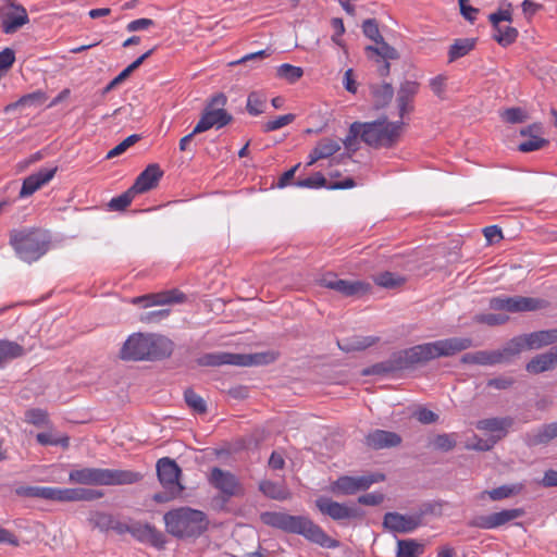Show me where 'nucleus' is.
<instances>
[{
    "label": "nucleus",
    "instance_id": "13d9d810",
    "mask_svg": "<svg viewBox=\"0 0 557 557\" xmlns=\"http://www.w3.org/2000/svg\"><path fill=\"white\" fill-rule=\"evenodd\" d=\"M136 195L137 194L135 191H133V188L131 187L122 195L112 198L109 202V207L112 210H116V211L124 210L131 205V202L133 201V199Z\"/></svg>",
    "mask_w": 557,
    "mask_h": 557
},
{
    "label": "nucleus",
    "instance_id": "f8f14e48",
    "mask_svg": "<svg viewBox=\"0 0 557 557\" xmlns=\"http://www.w3.org/2000/svg\"><path fill=\"white\" fill-rule=\"evenodd\" d=\"M315 507L322 515L335 521L359 519L363 516L360 509L341 504L326 496L318 497L315 499Z\"/></svg>",
    "mask_w": 557,
    "mask_h": 557
},
{
    "label": "nucleus",
    "instance_id": "473e14b6",
    "mask_svg": "<svg viewBox=\"0 0 557 557\" xmlns=\"http://www.w3.org/2000/svg\"><path fill=\"white\" fill-rule=\"evenodd\" d=\"M557 437V422L544 424L537 430L527 434V443L530 446L546 444Z\"/></svg>",
    "mask_w": 557,
    "mask_h": 557
},
{
    "label": "nucleus",
    "instance_id": "58836bf2",
    "mask_svg": "<svg viewBox=\"0 0 557 557\" xmlns=\"http://www.w3.org/2000/svg\"><path fill=\"white\" fill-rule=\"evenodd\" d=\"M16 495L28 498H41L46 500H53L52 486H32L23 485L15 490Z\"/></svg>",
    "mask_w": 557,
    "mask_h": 557
},
{
    "label": "nucleus",
    "instance_id": "79ce46f5",
    "mask_svg": "<svg viewBox=\"0 0 557 557\" xmlns=\"http://www.w3.org/2000/svg\"><path fill=\"white\" fill-rule=\"evenodd\" d=\"M371 94L374 99L376 107L386 106L394 96V89L391 84L383 83L379 85H373L371 87Z\"/></svg>",
    "mask_w": 557,
    "mask_h": 557
},
{
    "label": "nucleus",
    "instance_id": "774afa93",
    "mask_svg": "<svg viewBox=\"0 0 557 557\" xmlns=\"http://www.w3.org/2000/svg\"><path fill=\"white\" fill-rule=\"evenodd\" d=\"M488 20L492 23L493 28H497L498 26H503L500 24L502 22L510 23L512 21V15L509 10H499L490 14Z\"/></svg>",
    "mask_w": 557,
    "mask_h": 557
},
{
    "label": "nucleus",
    "instance_id": "bf43d9fd",
    "mask_svg": "<svg viewBox=\"0 0 557 557\" xmlns=\"http://www.w3.org/2000/svg\"><path fill=\"white\" fill-rule=\"evenodd\" d=\"M140 139V136L137 134H133L128 137H126L124 140H122L119 145H116L113 149H111L108 154L107 159H112L117 156H121L124 153L129 147L135 145Z\"/></svg>",
    "mask_w": 557,
    "mask_h": 557
},
{
    "label": "nucleus",
    "instance_id": "393cba45",
    "mask_svg": "<svg viewBox=\"0 0 557 557\" xmlns=\"http://www.w3.org/2000/svg\"><path fill=\"white\" fill-rule=\"evenodd\" d=\"M472 346V339L469 337H450L435 341L437 358L454 356Z\"/></svg>",
    "mask_w": 557,
    "mask_h": 557
},
{
    "label": "nucleus",
    "instance_id": "4c0bfd02",
    "mask_svg": "<svg viewBox=\"0 0 557 557\" xmlns=\"http://www.w3.org/2000/svg\"><path fill=\"white\" fill-rule=\"evenodd\" d=\"M461 362L469 364L494 366L499 364V359H497V355L494 354V350H480L465 354L461 357Z\"/></svg>",
    "mask_w": 557,
    "mask_h": 557
},
{
    "label": "nucleus",
    "instance_id": "6e6d98bb",
    "mask_svg": "<svg viewBox=\"0 0 557 557\" xmlns=\"http://www.w3.org/2000/svg\"><path fill=\"white\" fill-rule=\"evenodd\" d=\"M295 117L296 116L294 114H292V113L280 115V116H277L274 120H270V121L265 122L262 125V131L264 133H270V132L277 131V129H280V128H282L284 126H287L288 124L293 123L295 121Z\"/></svg>",
    "mask_w": 557,
    "mask_h": 557
},
{
    "label": "nucleus",
    "instance_id": "0eeeda50",
    "mask_svg": "<svg viewBox=\"0 0 557 557\" xmlns=\"http://www.w3.org/2000/svg\"><path fill=\"white\" fill-rule=\"evenodd\" d=\"M227 98L224 94L213 96L206 106L195 133H203L212 127L221 128L232 122V115L225 110Z\"/></svg>",
    "mask_w": 557,
    "mask_h": 557
},
{
    "label": "nucleus",
    "instance_id": "20e7f679",
    "mask_svg": "<svg viewBox=\"0 0 557 557\" xmlns=\"http://www.w3.org/2000/svg\"><path fill=\"white\" fill-rule=\"evenodd\" d=\"M163 521L166 532L177 539H197L209 525L207 515L190 507H180L165 512Z\"/></svg>",
    "mask_w": 557,
    "mask_h": 557
},
{
    "label": "nucleus",
    "instance_id": "338daca9",
    "mask_svg": "<svg viewBox=\"0 0 557 557\" xmlns=\"http://www.w3.org/2000/svg\"><path fill=\"white\" fill-rule=\"evenodd\" d=\"M413 416L417 418V420L423 424H430L437 421L438 416L433 412L432 410H429L424 407L418 408Z\"/></svg>",
    "mask_w": 557,
    "mask_h": 557
},
{
    "label": "nucleus",
    "instance_id": "2f4dec72",
    "mask_svg": "<svg viewBox=\"0 0 557 557\" xmlns=\"http://www.w3.org/2000/svg\"><path fill=\"white\" fill-rule=\"evenodd\" d=\"M524 349H527L525 341L523 335H520L510 339L502 349L494 350V354L497 355L499 363H507Z\"/></svg>",
    "mask_w": 557,
    "mask_h": 557
},
{
    "label": "nucleus",
    "instance_id": "09e8293b",
    "mask_svg": "<svg viewBox=\"0 0 557 557\" xmlns=\"http://www.w3.org/2000/svg\"><path fill=\"white\" fill-rule=\"evenodd\" d=\"M318 151L319 156L322 159H326L333 154H335L341 149V145L337 140L332 138H322L320 141H318L317 146L314 147Z\"/></svg>",
    "mask_w": 557,
    "mask_h": 557
},
{
    "label": "nucleus",
    "instance_id": "c03bdc74",
    "mask_svg": "<svg viewBox=\"0 0 557 557\" xmlns=\"http://www.w3.org/2000/svg\"><path fill=\"white\" fill-rule=\"evenodd\" d=\"M493 30V38L503 47L513 44L518 37V30L510 25L498 26Z\"/></svg>",
    "mask_w": 557,
    "mask_h": 557
},
{
    "label": "nucleus",
    "instance_id": "cd10ccee",
    "mask_svg": "<svg viewBox=\"0 0 557 557\" xmlns=\"http://www.w3.org/2000/svg\"><path fill=\"white\" fill-rule=\"evenodd\" d=\"M419 89L420 84L414 81H406L400 85L397 94V104L400 117L412 110L411 102Z\"/></svg>",
    "mask_w": 557,
    "mask_h": 557
},
{
    "label": "nucleus",
    "instance_id": "c85d7f7f",
    "mask_svg": "<svg viewBox=\"0 0 557 557\" xmlns=\"http://www.w3.org/2000/svg\"><path fill=\"white\" fill-rule=\"evenodd\" d=\"M541 132L542 125L539 123L521 129V135L530 136V138L519 145V150L522 152H530L542 148L547 141L539 136Z\"/></svg>",
    "mask_w": 557,
    "mask_h": 557
},
{
    "label": "nucleus",
    "instance_id": "a878e982",
    "mask_svg": "<svg viewBox=\"0 0 557 557\" xmlns=\"http://www.w3.org/2000/svg\"><path fill=\"white\" fill-rule=\"evenodd\" d=\"M401 443V437L391 431L374 430L366 436L367 446L373 449L396 447Z\"/></svg>",
    "mask_w": 557,
    "mask_h": 557
},
{
    "label": "nucleus",
    "instance_id": "0e129e2a",
    "mask_svg": "<svg viewBox=\"0 0 557 557\" xmlns=\"http://www.w3.org/2000/svg\"><path fill=\"white\" fill-rule=\"evenodd\" d=\"M404 280L391 272H384L375 277V283L382 287L393 288L403 284Z\"/></svg>",
    "mask_w": 557,
    "mask_h": 557
},
{
    "label": "nucleus",
    "instance_id": "412c9836",
    "mask_svg": "<svg viewBox=\"0 0 557 557\" xmlns=\"http://www.w3.org/2000/svg\"><path fill=\"white\" fill-rule=\"evenodd\" d=\"M295 185L301 188H321L326 187L329 189H348L356 186L352 178L347 177L344 181L331 183L327 185L326 178L320 172L314 173L310 177L298 180Z\"/></svg>",
    "mask_w": 557,
    "mask_h": 557
},
{
    "label": "nucleus",
    "instance_id": "aec40b11",
    "mask_svg": "<svg viewBox=\"0 0 557 557\" xmlns=\"http://www.w3.org/2000/svg\"><path fill=\"white\" fill-rule=\"evenodd\" d=\"M163 176V171L157 163L149 164L136 178L132 188L137 195L156 188Z\"/></svg>",
    "mask_w": 557,
    "mask_h": 557
},
{
    "label": "nucleus",
    "instance_id": "e2e57ef3",
    "mask_svg": "<svg viewBox=\"0 0 557 557\" xmlns=\"http://www.w3.org/2000/svg\"><path fill=\"white\" fill-rule=\"evenodd\" d=\"M15 62V52L11 48L0 51V77L4 75Z\"/></svg>",
    "mask_w": 557,
    "mask_h": 557
},
{
    "label": "nucleus",
    "instance_id": "39448f33",
    "mask_svg": "<svg viewBox=\"0 0 557 557\" xmlns=\"http://www.w3.org/2000/svg\"><path fill=\"white\" fill-rule=\"evenodd\" d=\"M10 245L25 262L37 261L48 249L47 236L39 230H14L10 234Z\"/></svg>",
    "mask_w": 557,
    "mask_h": 557
},
{
    "label": "nucleus",
    "instance_id": "a18cd8bd",
    "mask_svg": "<svg viewBox=\"0 0 557 557\" xmlns=\"http://www.w3.org/2000/svg\"><path fill=\"white\" fill-rule=\"evenodd\" d=\"M302 75L304 70L300 66H295L289 63H284L276 67V76L290 84L298 82Z\"/></svg>",
    "mask_w": 557,
    "mask_h": 557
},
{
    "label": "nucleus",
    "instance_id": "c756f323",
    "mask_svg": "<svg viewBox=\"0 0 557 557\" xmlns=\"http://www.w3.org/2000/svg\"><path fill=\"white\" fill-rule=\"evenodd\" d=\"M527 349H539L557 342V330H543L523 335Z\"/></svg>",
    "mask_w": 557,
    "mask_h": 557
},
{
    "label": "nucleus",
    "instance_id": "4be33fe9",
    "mask_svg": "<svg viewBox=\"0 0 557 557\" xmlns=\"http://www.w3.org/2000/svg\"><path fill=\"white\" fill-rule=\"evenodd\" d=\"M383 524L386 529L397 533H409L419 525L417 518L398 512H387L384 516Z\"/></svg>",
    "mask_w": 557,
    "mask_h": 557
},
{
    "label": "nucleus",
    "instance_id": "b1692460",
    "mask_svg": "<svg viewBox=\"0 0 557 557\" xmlns=\"http://www.w3.org/2000/svg\"><path fill=\"white\" fill-rule=\"evenodd\" d=\"M513 421L509 417L505 418H488L476 422L475 426L480 431L492 433L491 440L499 441L503 438Z\"/></svg>",
    "mask_w": 557,
    "mask_h": 557
},
{
    "label": "nucleus",
    "instance_id": "ddd939ff",
    "mask_svg": "<svg viewBox=\"0 0 557 557\" xmlns=\"http://www.w3.org/2000/svg\"><path fill=\"white\" fill-rule=\"evenodd\" d=\"M209 483L226 497L243 496L245 491L238 479L230 471L214 467L208 476Z\"/></svg>",
    "mask_w": 557,
    "mask_h": 557
},
{
    "label": "nucleus",
    "instance_id": "2eb2a0df",
    "mask_svg": "<svg viewBox=\"0 0 557 557\" xmlns=\"http://www.w3.org/2000/svg\"><path fill=\"white\" fill-rule=\"evenodd\" d=\"M321 285L346 297L362 296L371 289V285L364 281L342 280L336 275H326L322 277Z\"/></svg>",
    "mask_w": 557,
    "mask_h": 557
},
{
    "label": "nucleus",
    "instance_id": "4d7b16f0",
    "mask_svg": "<svg viewBox=\"0 0 557 557\" xmlns=\"http://www.w3.org/2000/svg\"><path fill=\"white\" fill-rule=\"evenodd\" d=\"M184 398L186 404L197 413H205L207 411V405L203 398L193 389H186Z\"/></svg>",
    "mask_w": 557,
    "mask_h": 557
},
{
    "label": "nucleus",
    "instance_id": "052dcab7",
    "mask_svg": "<svg viewBox=\"0 0 557 557\" xmlns=\"http://www.w3.org/2000/svg\"><path fill=\"white\" fill-rule=\"evenodd\" d=\"M45 99H46V97H45L44 92L36 91L33 94L23 96L18 101L9 106L7 108V110H9L11 107L16 108V107H26V106H32V104H41V103H44Z\"/></svg>",
    "mask_w": 557,
    "mask_h": 557
},
{
    "label": "nucleus",
    "instance_id": "de8ad7c7",
    "mask_svg": "<svg viewBox=\"0 0 557 557\" xmlns=\"http://www.w3.org/2000/svg\"><path fill=\"white\" fill-rule=\"evenodd\" d=\"M376 46H368L366 50L368 52H373L377 54L379 57L383 58L384 60H395L398 58V53L395 48L389 46L387 42L384 41L383 38L379 40V42H375Z\"/></svg>",
    "mask_w": 557,
    "mask_h": 557
},
{
    "label": "nucleus",
    "instance_id": "e433bc0d",
    "mask_svg": "<svg viewBox=\"0 0 557 557\" xmlns=\"http://www.w3.org/2000/svg\"><path fill=\"white\" fill-rule=\"evenodd\" d=\"M476 45L475 38H458L450 45L448 51V61L454 62L457 59H460L467 55L470 51L474 49Z\"/></svg>",
    "mask_w": 557,
    "mask_h": 557
},
{
    "label": "nucleus",
    "instance_id": "72a5a7b5",
    "mask_svg": "<svg viewBox=\"0 0 557 557\" xmlns=\"http://www.w3.org/2000/svg\"><path fill=\"white\" fill-rule=\"evenodd\" d=\"M557 363V354L548 351L532 358L527 364L529 373L539 374L548 371Z\"/></svg>",
    "mask_w": 557,
    "mask_h": 557
},
{
    "label": "nucleus",
    "instance_id": "37998d69",
    "mask_svg": "<svg viewBox=\"0 0 557 557\" xmlns=\"http://www.w3.org/2000/svg\"><path fill=\"white\" fill-rule=\"evenodd\" d=\"M523 487L524 486L522 483H516V484H510V485H502V486L495 487L491 491H486L485 493L488 495V497L492 500L496 502V500L509 498L513 495L521 493Z\"/></svg>",
    "mask_w": 557,
    "mask_h": 557
},
{
    "label": "nucleus",
    "instance_id": "f3484780",
    "mask_svg": "<svg viewBox=\"0 0 557 557\" xmlns=\"http://www.w3.org/2000/svg\"><path fill=\"white\" fill-rule=\"evenodd\" d=\"M131 535L138 542L148 543L158 549H163L166 543L163 533L149 523H132Z\"/></svg>",
    "mask_w": 557,
    "mask_h": 557
},
{
    "label": "nucleus",
    "instance_id": "49530a36",
    "mask_svg": "<svg viewBox=\"0 0 557 557\" xmlns=\"http://www.w3.org/2000/svg\"><path fill=\"white\" fill-rule=\"evenodd\" d=\"M457 437L456 433L438 434L432 438L431 445L435 450L449 451L455 448Z\"/></svg>",
    "mask_w": 557,
    "mask_h": 557
},
{
    "label": "nucleus",
    "instance_id": "a211bd4d",
    "mask_svg": "<svg viewBox=\"0 0 557 557\" xmlns=\"http://www.w3.org/2000/svg\"><path fill=\"white\" fill-rule=\"evenodd\" d=\"M185 296L183 293L174 289L134 297L131 299V302L133 305L141 306L143 308H148L151 306H164L182 302Z\"/></svg>",
    "mask_w": 557,
    "mask_h": 557
},
{
    "label": "nucleus",
    "instance_id": "c9c22d12",
    "mask_svg": "<svg viewBox=\"0 0 557 557\" xmlns=\"http://www.w3.org/2000/svg\"><path fill=\"white\" fill-rule=\"evenodd\" d=\"M424 550V544L417 540H397L396 557H421Z\"/></svg>",
    "mask_w": 557,
    "mask_h": 557
},
{
    "label": "nucleus",
    "instance_id": "dca6fc26",
    "mask_svg": "<svg viewBox=\"0 0 557 557\" xmlns=\"http://www.w3.org/2000/svg\"><path fill=\"white\" fill-rule=\"evenodd\" d=\"M103 493L97 490L83 488V487H67L59 488L53 487V502L70 503V502H90L99 499Z\"/></svg>",
    "mask_w": 557,
    "mask_h": 557
},
{
    "label": "nucleus",
    "instance_id": "ea45409f",
    "mask_svg": "<svg viewBox=\"0 0 557 557\" xmlns=\"http://www.w3.org/2000/svg\"><path fill=\"white\" fill-rule=\"evenodd\" d=\"M259 490L271 499L285 500L289 498V492L283 485L269 480L261 481Z\"/></svg>",
    "mask_w": 557,
    "mask_h": 557
},
{
    "label": "nucleus",
    "instance_id": "1a4fd4ad",
    "mask_svg": "<svg viewBox=\"0 0 557 557\" xmlns=\"http://www.w3.org/2000/svg\"><path fill=\"white\" fill-rule=\"evenodd\" d=\"M546 301L540 298L524 296H499L490 299V308L510 313L535 311L546 307Z\"/></svg>",
    "mask_w": 557,
    "mask_h": 557
},
{
    "label": "nucleus",
    "instance_id": "6ab92c4d",
    "mask_svg": "<svg viewBox=\"0 0 557 557\" xmlns=\"http://www.w3.org/2000/svg\"><path fill=\"white\" fill-rule=\"evenodd\" d=\"M57 171V166L44 168L24 178L20 190V197L25 198L36 193L54 177Z\"/></svg>",
    "mask_w": 557,
    "mask_h": 557
},
{
    "label": "nucleus",
    "instance_id": "f03ea898",
    "mask_svg": "<svg viewBox=\"0 0 557 557\" xmlns=\"http://www.w3.org/2000/svg\"><path fill=\"white\" fill-rule=\"evenodd\" d=\"M263 524L286 533L298 534L321 547L335 548L338 542L307 516H293L281 511H264L260 515Z\"/></svg>",
    "mask_w": 557,
    "mask_h": 557
},
{
    "label": "nucleus",
    "instance_id": "3c124183",
    "mask_svg": "<svg viewBox=\"0 0 557 557\" xmlns=\"http://www.w3.org/2000/svg\"><path fill=\"white\" fill-rule=\"evenodd\" d=\"M113 519L114 517L112 515L96 511L90 515L88 520L94 528L99 529L102 532H107L110 531Z\"/></svg>",
    "mask_w": 557,
    "mask_h": 557
},
{
    "label": "nucleus",
    "instance_id": "f257e3e1",
    "mask_svg": "<svg viewBox=\"0 0 557 557\" xmlns=\"http://www.w3.org/2000/svg\"><path fill=\"white\" fill-rule=\"evenodd\" d=\"M404 127L403 121L389 122L386 117L372 122H354L343 145L351 152L359 149V140L373 148H392L399 141Z\"/></svg>",
    "mask_w": 557,
    "mask_h": 557
},
{
    "label": "nucleus",
    "instance_id": "6e6552de",
    "mask_svg": "<svg viewBox=\"0 0 557 557\" xmlns=\"http://www.w3.org/2000/svg\"><path fill=\"white\" fill-rule=\"evenodd\" d=\"M264 354L245 355L218 351L206 354L199 359V364L207 367H219L224 364L250 367L265 362Z\"/></svg>",
    "mask_w": 557,
    "mask_h": 557
},
{
    "label": "nucleus",
    "instance_id": "9b49d317",
    "mask_svg": "<svg viewBox=\"0 0 557 557\" xmlns=\"http://www.w3.org/2000/svg\"><path fill=\"white\" fill-rule=\"evenodd\" d=\"M524 515L522 508L503 509L490 515H480L472 518L468 525L482 530H493L508 524Z\"/></svg>",
    "mask_w": 557,
    "mask_h": 557
},
{
    "label": "nucleus",
    "instance_id": "5fc2aeb1",
    "mask_svg": "<svg viewBox=\"0 0 557 557\" xmlns=\"http://www.w3.org/2000/svg\"><path fill=\"white\" fill-rule=\"evenodd\" d=\"M447 76L443 74H440L429 81V86L432 92L441 100L447 99Z\"/></svg>",
    "mask_w": 557,
    "mask_h": 557
},
{
    "label": "nucleus",
    "instance_id": "4468645a",
    "mask_svg": "<svg viewBox=\"0 0 557 557\" xmlns=\"http://www.w3.org/2000/svg\"><path fill=\"white\" fill-rule=\"evenodd\" d=\"M1 28L5 34H13L29 22L27 11L21 4L8 2L0 9Z\"/></svg>",
    "mask_w": 557,
    "mask_h": 557
},
{
    "label": "nucleus",
    "instance_id": "f704fd0d",
    "mask_svg": "<svg viewBox=\"0 0 557 557\" xmlns=\"http://www.w3.org/2000/svg\"><path fill=\"white\" fill-rule=\"evenodd\" d=\"M379 341L373 336H354L338 342V347L345 352L360 351L371 347Z\"/></svg>",
    "mask_w": 557,
    "mask_h": 557
},
{
    "label": "nucleus",
    "instance_id": "680f3d73",
    "mask_svg": "<svg viewBox=\"0 0 557 557\" xmlns=\"http://www.w3.org/2000/svg\"><path fill=\"white\" fill-rule=\"evenodd\" d=\"M502 117L504 121L515 124L524 122L528 115L521 108H509L502 113Z\"/></svg>",
    "mask_w": 557,
    "mask_h": 557
},
{
    "label": "nucleus",
    "instance_id": "5701e85b",
    "mask_svg": "<svg viewBox=\"0 0 557 557\" xmlns=\"http://www.w3.org/2000/svg\"><path fill=\"white\" fill-rule=\"evenodd\" d=\"M101 485L133 484L141 479V474L131 470L100 469Z\"/></svg>",
    "mask_w": 557,
    "mask_h": 557
},
{
    "label": "nucleus",
    "instance_id": "603ef678",
    "mask_svg": "<svg viewBox=\"0 0 557 557\" xmlns=\"http://www.w3.org/2000/svg\"><path fill=\"white\" fill-rule=\"evenodd\" d=\"M36 440L41 445H53L67 448L70 445V438L67 435L54 436L52 433H38Z\"/></svg>",
    "mask_w": 557,
    "mask_h": 557
},
{
    "label": "nucleus",
    "instance_id": "9d476101",
    "mask_svg": "<svg viewBox=\"0 0 557 557\" xmlns=\"http://www.w3.org/2000/svg\"><path fill=\"white\" fill-rule=\"evenodd\" d=\"M383 474H369L361 476L342 475L334 481L330 491L336 495H354L357 492L368 490L372 484L384 481Z\"/></svg>",
    "mask_w": 557,
    "mask_h": 557
},
{
    "label": "nucleus",
    "instance_id": "864d4df0",
    "mask_svg": "<svg viewBox=\"0 0 557 557\" xmlns=\"http://www.w3.org/2000/svg\"><path fill=\"white\" fill-rule=\"evenodd\" d=\"M25 422L35 426H44L48 424L49 417L46 410L32 408L25 412Z\"/></svg>",
    "mask_w": 557,
    "mask_h": 557
},
{
    "label": "nucleus",
    "instance_id": "7ed1b4c3",
    "mask_svg": "<svg viewBox=\"0 0 557 557\" xmlns=\"http://www.w3.org/2000/svg\"><path fill=\"white\" fill-rule=\"evenodd\" d=\"M173 342L159 334H132L121 349L123 360H161L171 356Z\"/></svg>",
    "mask_w": 557,
    "mask_h": 557
},
{
    "label": "nucleus",
    "instance_id": "423d86ee",
    "mask_svg": "<svg viewBox=\"0 0 557 557\" xmlns=\"http://www.w3.org/2000/svg\"><path fill=\"white\" fill-rule=\"evenodd\" d=\"M156 469L159 482L164 491L154 494L153 500L165 503L181 496L184 486L180 480L182 470L178 465L173 459L163 457L157 461Z\"/></svg>",
    "mask_w": 557,
    "mask_h": 557
},
{
    "label": "nucleus",
    "instance_id": "bb28decb",
    "mask_svg": "<svg viewBox=\"0 0 557 557\" xmlns=\"http://www.w3.org/2000/svg\"><path fill=\"white\" fill-rule=\"evenodd\" d=\"M436 358L435 342L416 345L404 351V360L407 364L428 362Z\"/></svg>",
    "mask_w": 557,
    "mask_h": 557
},
{
    "label": "nucleus",
    "instance_id": "69168bd1",
    "mask_svg": "<svg viewBox=\"0 0 557 557\" xmlns=\"http://www.w3.org/2000/svg\"><path fill=\"white\" fill-rule=\"evenodd\" d=\"M362 32L366 37L373 40L374 42H379V40L383 38L380 34L379 25L373 18H369L363 22Z\"/></svg>",
    "mask_w": 557,
    "mask_h": 557
},
{
    "label": "nucleus",
    "instance_id": "7c9ffc66",
    "mask_svg": "<svg viewBox=\"0 0 557 557\" xmlns=\"http://www.w3.org/2000/svg\"><path fill=\"white\" fill-rule=\"evenodd\" d=\"M72 483L84 485H101L100 468H82L69 473Z\"/></svg>",
    "mask_w": 557,
    "mask_h": 557
},
{
    "label": "nucleus",
    "instance_id": "8fccbe9b",
    "mask_svg": "<svg viewBox=\"0 0 557 557\" xmlns=\"http://www.w3.org/2000/svg\"><path fill=\"white\" fill-rule=\"evenodd\" d=\"M246 109L250 115L258 116L262 114L265 109V98L258 92L249 94Z\"/></svg>",
    "mask_w": 557,
    "mask_h": 557
},
{
    "label": "nucleus",
    "instance_id": "a19ab883",
    "mask_svg": "<svg viewBox=\"0 0 557 557\" xmlns=\"http://www.w3.org/2000/svg\"><path fill=\"white\" fill-rule=\"evenodd\" d=\"M24 348L11 341L1 339L0 341V366L11 359H15L22 357L24 355Z\"/></svg>",
    "mask_w": 557,
    "mask_h": 557
}]
</instances>
